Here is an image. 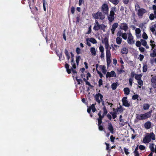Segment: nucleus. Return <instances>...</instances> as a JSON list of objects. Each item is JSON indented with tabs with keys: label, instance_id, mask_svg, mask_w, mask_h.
I'll return each instance as SVG.
<instances>
[{
	"label": "nucleus",
	"instance_id": "obj_18",
	"mask_svg": "<svg viewBox=\"0 0 156 156\" xmlns=\"http://www.w3.org/2000/svg\"><path fill=\"white\" fill-rule=\"evenodd\" d=\"M90 51L92 55L95 56L96 55L97 51L94 47L91 48H90Z\"/></svg>",
	"mask_w": 156,
	"mask_h": 156
},
{
	"label": "nucleus",
	"instance_id": "obj_34",
	"mask_svg": "<svg viewBox=\"0 0 156 156\" xmlns=\"http://www.w3.org/2000/svg\"><path fill=\"white\" fill-rule=\"evenodd\" d=\"M116 9L115 7H112L111 9V10L110 11V13L115 14V12H116Z\"/></svg>",
	"mask_w": 156,
	"mask_h": 156
},
{
	"label": "nucleus",
	"instance_id": "obj_4",
	"mask_svg": "<svg viewBox=\"0 0 156 156\" xmlns=\"http://www.w3.org/2000/svg\"><path fill=\"white\" fill-rule=\"evenodd\" d=\"M102 43L105 44L106 53L110 52V50L111 49V48L110 47V48H109L110 45L108 42V38L107 37H105L102 40Z\"/></svg>",
	"mask_w": 156,
	"mask_h": 156
},
{
	"label": "nucleus",
	"instance_id": "obj_44",
	"mask_svg": "<svg viewBox=\"0 0 156 156\" xmlns=\"http://www.w3.org/2000/svg\"><path fill=\"white\" fill-rule=\"evenodd\" d=\"M142 37L145 40L147 39L148 38V36L145 32H144L142 34Z\"/></svg>",
	"mask_w": 156,
	"mask_h": 156
},
{
	"label": "nucleus",
	"instance_id": "obj_63",
	"mask_svg": "<svg viewBox=\"0 0 156 156\" xmlns=\"http://www.w3.org/2000/svg\"><path fill=\"white\" fill-rule=\"evenodd\" d=\"M139 58L140 60V61H142L144 58V56L140 54L139 55Z\"/></svg>",
	"mask_w": 156,
	"mask_h": 156
},
{
	"label": "nucleus",
	"instance_id": "obj_56",
	"mask_svg": "<svg viewBox=\"0 0 156 156\" xmlns=\"http://www.w3.org/2000/svg\"><path fill=\"white\" fill-rule=\"evenodd\" d=\"M104 112L103 115L105 116L107 113V111L105 107L103 108Z\"/></svg>",
	"mask_w": 156,
	"mask_h": 156
},
{
	"label": "nucleus",
	"instance_id": "obj_28",
	"mask_svg": "<svg viewBox=\"0 0 156 156\" xmlns=\"http://www.w3.org/2000/svg\"><path fill=\"white\" fill-rule=\"evenodd\" d=\"M123 91L124 94L126 95H128L129 93L130 90L129 88L128 87H126L124 88L123 89Z\"/></svg>",
	"mask_w": 156,
	"mask_h": 156
},
{
	"label": "nucleus",
	"instance_id": "obj_16",
	"mask_svg": "<svg viewBox=\"0 0 156 156\" xmlns=\"http://www.w3.org/2000/svg\"><path fill=\"white\" fill-rule=\"evenodd\" d=\"M118 24L117 23L113 24L111 30L112 33L113 34H114L115 29L118 27Z\"/></svg>",
	"mask_w": 156,
	"mask_h": 156
},
{
	"label": "nucleus",
	"instance_id": "obj_42",
	"mask_svg": "<svg viewBox=\"0 0 156 156\" xmlns=\"http://www.w3.org/2000/svg\"><path fill=\"white\" fill-rule=\"evenodd\" d=\"M124 150L126 155H128L129 154V149L128 148L124 147Z\"/></svg>",
	"mask_w": 156,
	"mask_h": 156
},
{
	"label": "nucleus",
	"instance_id": "obj_58",
	"mask_svg": "<svg viewBox=\"0 0 156 156\" xmlns=\"http://www.w3.org/2000/svg\"><path fill=\"white\" fill-rule=\"evenodd\" d=\"M154 16L153 14H151L149 16V18L151 20H152L154 19Z\"/></svg>",
	"mask_w": 156,
	"mask_h": 156
},
{
	"label": "nucleus",
	"instance_id": "obj_11",
	"mask_svg": "<svg viewBox=\"0 0 156 156\" xmlns=\"http://www.w3.org/2000/svg\"><path fill=\"white\" fill-rule=\"evenodd\" d=\"M111 52L106 53V61L108 66H109V65L111 62Z\"/></svg>",
	"mask_w": 156,
	"mask_h": 156
},
{
	"label": "nucleus",
	"instance_id": "obj_20",
	"mask_svg": "<svg viewBox=\"0 0 156 156\" xmlns=\"http://www.w3.org/2000/svg\"><path fill=\"white\" fill-rule=\"evenodd\" d=\"M151 122L148 121L144 124V127L147 129H148L150 128L151 127Z\"/></svg>",
	"mask_w": 156,
	"mask_h": 156
},
{
	"label": "nucleus",
	"instance_id": "obj_53",
	"mask_svg": "<svg viewBox=\"0 0 156 156\" xmlns=\"http://www.w3.org/2000/svg\"><path fill=\"white\" fill-rule=\"evenodd\" d=\"M138 84L140 86H142L143 85V82L141 79L137 81Z\"/></svg>",
	"mask_w": 156,
	"mask_h": 156
},
{
	"label": "nucleus",
	"instance_id": "obj_31",
	"mask_svg": "<svg viewBox=\"0 0 156 156\" xmlns=\"http://www.w3.org/2000/svg\"><path fill=\"white\" fill-rule=\"evenodd\" d=\"M156 30V24H154L153 25H152L150 27V30L153 33H154L155 30Z\"/></svg>",
	"mask_w": 156,
	"mask_h": 156
},
{
	"label": "nucleus",
	"instance_id": "obj_46",
	"mask_svg": "<svg viewBox=\"0 0 156 156\" xmlns=\"http://www.w3.org/2000/svg\"><path fill=\"white\" fill-rule=\"evenodd\" d=\"M139 97V96L137 94H134L132 96V99L134 100H135L137 99Z\"/></svg>",
	"mask_w": 156,
	"mask_h": 156
},
{
	"label": "nucleus",
	"instance_id": "obj_24",
	"mask_svg": "<svg viewBox=\"0 0 156 156\" xmlns=\"http://www.w3.org/2000/svg\"><path fill=\"white\" fill-rule=\"evenodd\" d=\"M115 41L117 44H120L122 43V38L119 37H117Z\"/></svg>",
	"mask_w": 156,
	"mask_h": 156
},
{
	"label": "nucleus",
	"instance_id": "obj_33",
	"mask_svg": "<svg viewBox=\"0 0 156 156\" xmlns=\"http://www.w3.org/2000/svg\"><path fill=\"white\" fill-rule=\"evenodd\" d=\"M30 9L33 14H35L37 10V8L35 6V5L34 7V8H32V9Z\"/></svg>",
	"mask_w": 156,
	"mask_h": 156
},
{
	"label": "nucleus",
	"instance_id": "obj_2",
	"mask_svg": "<svg viewBox=\"0 0 156 156\" xmlns=\"http://www.w3.org/2000/svg\"><path fill=\"white\" fill-rule=\"evenodd\" d=\"M71 65H72V68L70 69L69 68V65L67 63H66L65 65V67L66 69V71L68 74L71 73V71H72V72L74 75L76 74V71L73 69H76V66L74 62L73 58V57L72 58V60L71 62Z\"/></svg>",
	"mask_w": 156,
	"mask_h": 156
},
{
	"label": "nucleus",
	"instance_id": "obj_48",
	"mask_svg": "<svg viewBox=\"0 0 156 156\" xmlns=\"http://www.w3.org/2000/svg\"><path fill=\"white\" fill-rule=\"evenodd\" d=\"M99 49L101 52H104V48L102 45H100L99 47Z\"/></svg>",
	"mask_w": 156,
	"mask_h": 156
},
{
	"label": "nucleus",
	"instance_id": "obj_30",
	"mask_svg": "<svg viewBox=\"0 0 156 156\" xmlns=\"http://www.w3.org/2000/svg\"><path fill=\"white\" fill-rule=\"evenodd\" d=\"M135 79L138 81L141 79L142 75L141 74H135Z\"/></svg>",
	"mask_w": 156,
	"mask_h": 156
},
{
	"label": "nucleus",
	"instance_id": "obj_5",
	"mask_svg": "<svg viewBox=\"0 0 156 156\" xmlns=\"http://www.w3.org/2000/svg\"><path fill=\"white\" fill-rule=\"evenodd\" d=\"M104 14L102 13V12L98 11L96 13L93 14V16L95 19L103 20L105 19V16Z\"/></svg>",
	"mask_w": 156,
	"mask_h": 156
},
{
	"label": "nucleus",
	"instance_id": "obj_49",
	"mask_svg": "<svg viewBox=\"0 0 156 156\" xmlns=\"http://www.w3.org/2000/svg\"><path fill=\"white\" fill-rule=\"evenodd\" d=\"M76 51L77 54H80L81 53V50L79 48H76Z\"/></svg>",
	"mask_w": 156,
	"mask_h": 156
},
{
	"label": "nucleus",
	"instance_id": "obj_47",
	"mask_svg": "<svg viewBox=\"0 0 156 156\" xmlns=\"http://www.w3.org/2000/svg\"><path fill=\"white\" fill-rule=\"evenodd\" d=\"M133 77H132L131 78H130L129 79V84L130 86H132V83L133 81Z\"/></svg>",
	"mask_w": 156,
	"mask_h": 156
},
{
	"label": "nucleus",
	"instance_id": "obj_10",
	"mask_svg": "<svg viewBox=\"0 0 156 156\" xmlns=\"http://www.w3.org/2000/svg\"><path fill=\"white\" fill-rule=\"evenodd\" d=\"M120 27L121 29L124 30L125 32H126L128 29V24L125 23H121Z\"/></svg>",
	"mask_w": 156,
	"mask_h": 156
},
{
	"label": "nucleus",
	"instance_id": "obj_9",
	"mask_svg": "<svg viewBox=\"0 0 156 156\" xmlns=\"http://www.w3.org/2000/svg\"><path fill=\"white\" fill-rule=\"evenodd\" d=\"M137 12V14L138 17L140 18L142 17L144 14L147 12V10L144 9L140 8L138 10Z\"/></svg>",
	"mask_w": 156,
	"mask_h": 156
},
{
	"label": "nucleus",
	"instance_id": "obj_45",
	"mask_svg": "<svg viewBox=\"0 0 156 156\" xmlns=\"http://www.w3.org/2000/svg\"><path fill=\"white\" fill-rule=\"evenodd\" d=\"M140 6L138 4L136 3L135 5V9L136 11H138L139 9H140Z\"/></svg>",
	"mask_w": 156,
	"mask_h": 156
},
{
	"label": "nucleus",
	"instance_id": "obj_59",
	"mask_svg": "<svg viewBox=\"0 0 156 156\" xmlns=\"http://www.w3.org/2000/svg\"><path fill=\"white\" fill-rule=\"evenodd\" d=\"M115 139V137L113 135H111L110 137V139L111 140V141L112 142H114V140Z\"/></svg>",
	"mask_w": 156,
	"mask_h": 156
},
{
	"label": "nucleus",
	"instance_id": "obj_38",
	"mask_svg": "<svg viewBox=\"0 0 156 156\" xmlns=\"http://www.w3.org/2000/svg\"><path fill=\"white\" fill-rule=\"evenodd\" d=\"M137 148L136 147L135 150L134 152V154L135 156H139V152L137 151Z\"/></svg>",
	"mask_w": 156,
	"mask_h": 156
},
{
	"label": "nucleus",
	"instance_id": "obj_29",
	"mask_svg": "<svg viewBox=\"0 0 156 156\" xmlns=\"http://www.w3.org/2000/svg\"><path fill=\"white\" fill-rule=\"evenodd\" d=\"M29 4L30 9H32V8H34V7L35 5L34 0H32L31 2H29Z\"/></svg>",
	"mask_w": 156,
	"mask_h": 156
},
{
	"label": "nucleus",
	"instance_id": "obj_35",
	"mask_svg": "<svg viewBox=\"0 0 156 156\" xmlns=\"http://www.w3.org/2000/svg\"><path fill=\"white\" fill-rule=\"evenodd\" d=\"M122 37L124 40H127V37H128V33L127 34L126 33H123L122 36Z\"/></svg>",
	"mask_w": 156,
	"mask_h": 156
},
{
	"label": "nucleus",
	"instance_id": "obj_43",
	"mask_svg": "<svg viewBox=\"0 0 156 156\" xmlns=\"http://www.w3.org/2000/svg\"><path fill=\"white\" fill-rule=\"evenodd\" d=\"M80 57L79 56H76V62L77 64V65H78L79 64V62L80 60Z\"/></svg>",
	"mask_w": 156,
	"mask_h": 156
},
{
	"label": "nucleus",
	"instance_id": "obj_36",
	"mask_svg": "<svg viewBox=\"0 0 156 156\" xmlns=\"http://www.w3.org/2000/svg\"><path fill=\"white\" fill-rule=\"evenodd\" d=\"M147 66L146 64H144L143 67V72H147Z\"/></svg>",
	"mask_w": 156,
	"mask_h": 156
},
{
	"label": "nucleus",
	"instance_id": "obj_8",
	"mask_svg": "<svg viewBox=\"0 0 156 156\" xmlns=\"http://www.w3.org/2000/svg\"><path fill=\"white\" fill-rule=\"evenodd\" d=\"M128 37L127 38V42L128 44L130 45L133 44L135 43V40L134 37L130 33H128Z\"/></svg>",
	"mask_w": 156,
	"mask_h": 156
},
{
	"label": "nucleus",
	"instance_id": "obj_62",
	"mask_svg": "<svg viewBox=\"0 0 156 156\" xmlns=\"http://www.w3.org/2000/svg\"><path fill=\"white\" fill-rule=\"evenodd\" d=\"M86 44L89 46H91V44L90 43V41H88V38L86 39Z\"/></svg>",
	"mask_w": 156,
	"mask_h": 156
},
{
	"label": "nucleus",
	"instance_id": "obj_51",
	"mask_svg": "<svg viewBox=\"0 0 156 156\" xmlns=\"http://www.w3.org/2000/svg\"><path fill=\"white\" fill-rule=\"evenodd\" d=\"M141 45V41H137L136 43V46L140 47Z\"/></svg>",
	"mask_w": 156,
	"mask_h": 156
},
{
	"label": "nucleus",
	"instance_id": "obj_32",
	"mask_svg": "<svg viewBox=\"0 0 156 156\" xmlns=\"http://www.w3.org/2000/svg\"><path fill=\"white\" fill-rule=\"evenodd\" d=\"M95 104H93L90 107V109L92 110V112H95L96 110L95 107Z\"/></svg>",
	"mask_w": 156,
	"mask_h": 156
},
{
	"label": "nucleus",
	"instance_id": "obj_15",
	"mask_svg": "<svg viewBox=\"0 0 156 156\" xmlns=\"http://www.w3.org/2000/svg\"><path fill=\"white\" fill-rule=\"evenodd\" d=\"M100 25L99 24L98 21L96 20L94 23V27L93 29L95 30H98L100 29Z\"/></svg>",
	"mask_w": 156,
	"mask_h": 156
},
{
	"label": "nucleus",
	"instance_id": "obj_52",
	"mask_svg": "<svg viewBox=\"0 0 156 156\" xmlns=\"http://www.w3.org/2000/svg\"><path fill=\"white\" fill-rule=\"evenodd\" d=\"M141 32L139 28H137L135 30L136 34H139Z\"/></svg>",
	"mask_w": 156,
	"mask_h": 156
},
{
	"label": "nucleus",
	"instance_id": "obj_14",
	"mask_svg": "<svg viewBox=\"0 0 156 156\" xmlns=\"http://www.w3.org/2000/svg\"><path fill=\"white\" fill-rule=\"evenodd\" d=\"M151 85L154 88H156V76H153L151 79Z\"/></svg>",
	"mask_w": 156,
	"mask_h": 156
},
{
	"label": "nucleus",
	"instance_id": "obj_22",
	"mask_svg": "<svg viewBox=\"0 0 156 156\" xmlns=\"http://www.w3.org/2000/svg\"><path fill=\"white\" fill-rule=\"evenodd\" d=\"M121 51L122 54H126L128 52V49L126 47H123L121 49Z\"/></svg>",
	"mask_w": 156,
	"mask_h": 156
},
{
	"label": "nucleus",
	"instance_id": "obj_64",
	"mask_svg": "<svg viewBox=\"0 0 156 156\" xmlns=\"http://www.w3.org/2000/svg\"><path fill=\"white\" fill-rule=\"evenodd\" d=\"M102 83L103 81L101 79H100L99 80L98 83L99 86L100 87L102 85Z\"/></svg>",
	"mask_w": 156,
	"mask_h": 156
},
{
	"label": "nucleus",
	"instance_id": "obj_26",
	"mask_svg": "<svg viewBox=\"0 0 156 156\" xmlns=\"http://www.w3.org/2000/svg\"><path fill=\"white\" fill-rule=\"evenodd\" d=\"M152 52L150 54V56L152 57H154L156 56V49L152 50Z\"/></svg>",
	"mask_w": 156,
	"mask_h": 156
},
{
	"label": "nucleus",
	"instance_id": "obj_57",
	"mask_svg": "<svg viewBox=\"0 0 156 156\" xmlns=\"http://www.w3.org/2000/svg\"><path fill=\"white\" fill-rule=\"evenodd\" d=\"M105 27L104 24H101L100 25V29L104 30L105 29Z\"/></svg>",
	"mask_w": 156,
	"mask_h": 156
},
{
	"label": "nucleus",
	"instance_id": "obj_19",
	"mask_svg": "<svg viewBox=\"0 0 156 156\" xmlns=\"http://www.w3.org/2000/svg\"><path fill=\"white\" fill-rule=\"evenodd\" d=\"M114 15L115 14L110 13V14L108 16V19L110 22H112L114 20Z\"/></svg>",
	"mask_w": 156,
	"mask_h": 156
},
{
	"label": "nucleus",
	"instance_id": "obj_12",
	"mask_svg": "<svg viewBox=\"0 0 156 156\" xmlns=\"http://www.w3.org/2000/svg\"><path fill=\"white\" fill-rule=\"evenodd\" d=\"M123 105L125 107H129L130 106L127 100V97H124L122 99Z\"/></svg>",
	"mask_w": 156,
	"mask_h": 156
},
{
	"label": "nucleus",
	"instance_id": "obj_41",
	"mask_svg": "<svg viewBox=\"0 0 156 156\" xmlns=\"http://www.w3.org/2000/svg\"><path fill=\"white\" fill-rule=\"evenodd\" d=\"M101 111H100L98 114V115L99 116V118L98 119H102L104 117V116L103 115H101Z\"/></svg>",
	"mask_w": 156,
	"mask_h": 156
},
{
	"label": "nucleus",
	"instance_id": "obj_55",
	"mask_svg": "<svg viewBox=\"0 0 156 156\" xmlns=\"http://www.w3.org/2000/svg\"><path fill=\"white\" fill-rule=\"evenodd\" d=\"M76 79L77 82L78 84H80L81 82H82V80L81 79H78L77 77H76Z\"/></svg>",
	"mask_w": 156,
	"mask_h": 156
},
{
	"label": "nucleus",
	"instance_id": "obj_40",
	"mask_svg": "<svg viewBox=\"0 0 156 156\" xmlns=\"http://www.w3.org/2000/svg\"><path fill=\"white\" fill-rule=\"evenodd\" d=\"M117 84L116 83H113L111 87L112 90H114L116 89L117 87Z\"/></svg>",
	"mask_w": 156,
	"mask_h": 156
},
{
	"label": "nucleus",
	"instance_id": "obj_60",
	"mask_svg": "<svg viewBox=\"0 0 156 156\" xmlns=\"http://www.w3.org/2000/svg\"><path fill=\"white\" fill-rule=\"evenodd\" d=\"M117 71L119 74H121L125 72V71L123 69H118Z\"/></svg>",
	"mask_w": 156,
	"mask_h": 156
},
{
	"label": "nucleus",
	"instance_id": "obj_54",
	"mask_svg": "<svg viewBox=\"0 0 156 156\" xmlns=\"http://www.w3.org/2000/svg\"><path fill=\"white\" fill-rule=\"evenodd\" d=\"M112 115V118L113 119H115L117 116L116 115V114L115 112H110V113Z\"/></svg>",
	"mask_w": 156,
	"mask_h": 156
},
{
	"label": "nucleus",
	"instance_id": "obj_39",
	"mask_svg": "<svg viewBox=\"0 0 156 156\" xmlns=\"http://www.w3.org/2000/svg\"><path fill=\"white\" fill-rule=\"evenodd\" d=\"M140 41L141 42V44H142L143 46H146V44H147V42L145 40L141 39L140 40Z\"/></svg>",
	"mask_w": 156,
	"mask_h": 156
},
{
	"label": "nucleus",
	"instance_id": "obj_21",
	"mask_svg": "<svg viewBox=\"0 0 156 156\" xmlns=\"http://www.w3.org/2000/svg\"><path fill=\"white\" fill-rule=\"evenodd\" d=\"M99 68L101 70L102 72L104 74L106 73V67L105 66L100 65Z\"/></svg>",
	"mask_w": 156,
	"mask_h": 156
},
{
	"label": "nucleus",
	"instance_id": "obj_37",
	"mask_svg": "<svg viewBox=\"0 0 156 156\" xmlns=\"http://www.w3.org/2000/svg\"><path fill=\"white\" fill-rule=\"evenodd\" d=\"M113 4L117 5L119 3V0H108Z\"/></svg>",
	"mask_w": 156,
	"mask_h": 156
},
{
	"label": "nucleus",
	"instance_id": "obj_61",
	"mask_svg": "<svg viewBox=\"0 0 156 156\" xmlns=\"http://www.w3.org/2000/svg\"><path fill=\"white\" fill-rule=\"evenodd\" d=\"M145 148V146L142 145H140L139 147V148L141 150H144Z\"/></svg>",
	"mask_w": 156,
	"mask_h": 156
},
{
	"label": "nucleus",
	"instance_id": "obj_7",
	"mask_svg": "<svg viewBox=\"0 0 156 156\" xmlns=\"http://www.w3.org/2000/svg\"><path fill=\"white\" fill-rule=\"evenodd\" d=\"M95 101L99 104H100L101 101L103 102L102 104L104 105V101L103 100V96L100 93L97 94L94 97Z\"/></svg>",
	"mask_w": 156,
	"mask_h": 156
},
{
	"label": "nucleus",
	"instance_id": "obj_23",
	"mask_svg": "<svg viewBox=\"0 0 156 156\" xmlns=\"http://www.w3.org/2000/svg\"><path fill=\"white\" fill-rule=\"evenodd\" d=\"M149 147L151 150V151L153 152H154L155 148H154V144H150L149 146Z\"/></svg>",
	"mask_w": 156,
	"mask_h": 156
},
{
	"label": "nucleus",
	"instance_id": "obj_25",
	"mask_svg": "<svg viewBox=\"0 0 156 156\" xmlns=\"http://www.w3.org/2000/svg\"><path fill=\"white\" fill-rule=\"evenodd\" d=\"M150 105L148 104H144L143 105V108L144 110H148L150 107Z\"/></svg>",
	"mask_w": 156,
	"mask_h": 156
},
{
	"label": "nucleus",
	"instance_id": "obj_13",
	"mask_svg": "<svg viewBox=\"0 0 156 156\" xmlns=\"http://www.w3.org/2000/svg\"><path fill=\"white\" fill-rule=\"evenodd\" d=\"M115 76L116 74L115 71H112L110 72H108L106 75V77L107 78Z\"/></svg>",
	"mask_w": 156,
	"mask_h": 156
},
{
	"label": "nucleus",
	"instance_id": "obj_17",
	"mask_svg": "<svg viewBox=\"0 0 156 156\" xmlns=\"http://www.w3.org/2000/svg\"><path fill=\"white\" fill-rule=\"evenodd\" d=\"M108 129L110 131V132L113 134L114 133V129L112 123L111 122H109L108 126Z\"/></svg>",
	"mask_w": 156,
	"mask_h": 156
},
{
	"label": "nucleus",
	"instance_id": "obj_1",
	"mask_svg": "<svg viewBox=\"0 0 156 156\" xmlns=\"http://www.w3.org/2000/svg\"><path fill=\"white\" fill-rule=\"evenodd\" d=\"M155 139V136L153 132L147 133L145 136L143 140V142L145 144L148 143L151 140H154Z\"/></svg>",
	"mask_w": 156,
	"mask_h": 156
},
{
	"label": "nucleus",
	"instance_id": "obj_50",
	"mask_svg": "<svg viewBox=\"0 0 156 156\" xmlns=\"http://www.w3.org/2000/svg\"><path fill=\"white\" fill-rule=\"evenodd\" d=\"M123 33L121 30L120 31H119L118 32H117V35L118 36H119L118 37H121L122 36V35L123 34Z\"/></svg>",
	"mask_w": 156,
	"mask_h": 156
},
{
	"label": "nucleus",
	"instance_id": "obj_27",
	"mask_svg": "<svg viewBox=\"0 0 156 156\" xmlns=\"http://www.w3.org/2000/svg\"><path fill=\"white\" fill-rule=\"evenodd\" d=\"M88 41H90L91 43L95 44L97 43V41L94 38L91 37L90 38H88Z\"/></svg>",
	"mask_w": 156,
	"mask_h": 156
},
{
	"label": "nucleus",
	"instance_id": "obj_3",
	"mask_svg": "<svg viewBox=\"0 0 156 156\" xmlns=\"http://www.w3.org/2000/svg\"><path fill=\"white\" fill-rule=\"evenodd\" d=\"M152 112V111L151 110L144 114H137L136 119L139 120H145L151 117Z\"/></svg>",
	"mask_w": 156,
	"mask_h": 156
},
{
	"label": "nucleus",
	"instance_id": "obj_6",
	"mask_svg": "<svg viewBox=\"0 0 156 156\" xmlns=\"http://www.w3.org/2000/svg\"><path fill=\"white\" fill-rule=\"evenodd\" d=\"M101 11L105 14L107 15L108 13L109 7L108 5L106 3L102 4L101 7Z\"/></svg>",
	"mask_w": 156,
	"mask_h": 156
}]
</instances>
